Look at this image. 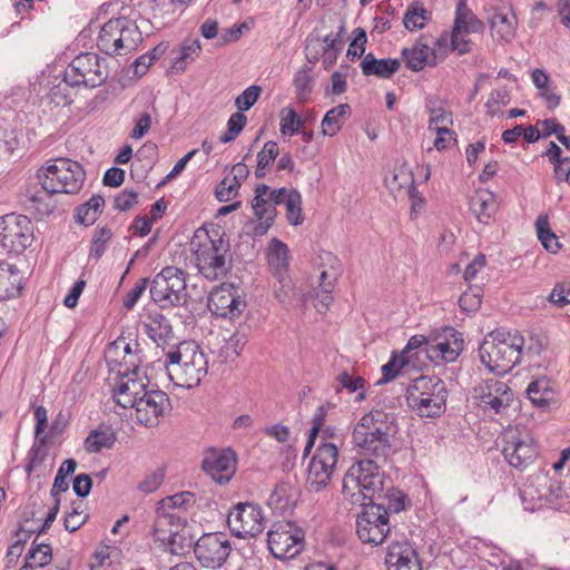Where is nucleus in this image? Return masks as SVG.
I'll return each instance as SVG.
<instances>
[{"label":"nucleus","mask_w":570,"mask_h":570,"mask_svg":"<svg viewBox=\"0 0 570 570\" xmlns=\"http://www.w3.org/2000/svg\"><path fill=\"white\" fill-rule=\"evenodd\" d=\"M190 245L196 267L205 278L217 281L232 269L230 244L224 232L197 229Z\"/></svg>","instance_id":"f257e3e1"},{"label":"nucleus","mask_w":570,"mask_h":570,"mask_svg":"<svg viewBox=\"0 0 570 570\" xmlns=\"http://www.w3.org/2000/svg\"><path fill=\"white\" fill-rule=\"evenodd\" d=\"M396 430L393 414L382 410L371 411L355 425L353 441L362 455L386 461Z\"/></svg>","instance_id":"f03ea898"},{"label":"nucleus","mask_w":570,"mask_h":570,"mask_svg":"<svg viewBox=\"0 0 570 570\" xmlns=\"http://www.w3.org/2000/svg\"><path fill=\"white\" fill-rule=\"evenodd\" d=\"M165 366L175 385L193 389L207 375L208 361L195 341H184L166 353Z\"/></svg>","instance_id":"7ed1b4c3"},{"label":"nucleus","mask_w":570,"mask_h":570,"mask_svg":"<svg viewBox=\"0 0 570 570\" xmlns=\"http://www.w3.org/2000/svg\"><path fill=\"white\" fill-rule=\"evenodd\" d=\"M523 345L524 338L517 332L492 331L479 347L480 361L489 371L507 374L519 364Z\"/></svg>","instance_id":"20e7f679"},{"label":"nucleus","mask_w":570,"mask_h":570,"mask_svg":"<svg viewBox=\"0 0 570 570\" xmlns=\"http://www.w3.org/2000/svg\"><path fill=\"white\" fill-rule=\"evenodd\" d=\"M374 456H365L350 466L343 478L342 493L352 504L372 502L384 487V472Z\"/></svg>","instance_id":"39448f33"},{"label":"nucleus","mask_w":570,"mask_h":570,"mask_svg":"<svg viewBox=\"0 0 570 570\" xmlns=\"http://www.w3.org/2000/svg\"><path fill=\"white\" fill-rule=\"evenodd\" d=\"M448 389L438 376L421 375L406 390L407 405L421 417L440 416L446 407Z\"/></svg>","instance_id":"423d86ee"},{"label":"nucleus","mask_w":570,"mask_h":570,"mask_svg":"<svg viewBox=\"0 0 570 570\" xmlns=\"http://www.w3.org/2000/svg\"><path fill=\"white\" fill-rule=\"evenodd\" d=\"M82 166L68 158H57L38 170L42 189L53 194H77L85 183Z\"/></svg>","instance_id":"0eeeda50"},{"label":"nucleus","mask_w":570,"mask_h":570,"mask_svg":"<svg viewBox=\"0 0 570 570\" xmlns=\"http://www.w3.org/2000/svg\"><path fill=\"white\" fill-rule=\"evenodd\" d=\"M142 37L137 24L125 17L108 20L100 29L97 47L108 56L127 55L135 50Z\"/></svg>","instance_id":"6e6552de"},{"label":"nucleus","mask_w":570,"mask_h":570,"mask_svg":"<svg viewBox=\"0 0 570 570\" xmlns=\"http://www.w3.org/2000/svg\"><path fill=\"white\" fill-rule=\"evenodd\" d=\"M149 293L163 309L184 306L188 301L185 272L175 266L164 267L151 281Z\"/></svg>","instance_id":"1a4fd4ad"},{"label":"nucleus","mask_w":570,"mask_h":570,"mask_svg":"<svg viewBox=\"0 0 570 570\" xmlns=\"http://www.w3.org/2000/svg\"><path fill=\"white\" fill-rule=\"evenodd\" d=\"M267 544L274 558L293 559L304 550L305 532L295 522H276L267 533Z\"/></svg>","instance_id":"9d476101"},{"label":"nucleus","mask_w":570,"mask_h":570,"mask_svg":"<svg viewBox=\"0 0 570 570\" xmlns=\"http://www.w3.org/2000/svg\"><path fill=\"white\" fill-rule=\"evenodd\" d=\"M363 510L356 518V534L363 543L382 544L391 532L389 513L383 503L361 504Z\"/></svg>","instance_id":"9b49d317"},{"label":"nucleus","mask_w":570,"mask_h":570,"mask_svg":"<svg viewBox=\"0 0 570 570\" xmlns=\"http://www.w3.org/2000/svg\"><path fill=\"white\" fill-rule=\"evenodd\" d=\"M106 60L97 53L85 52L78 55L65 71V79L72 86L96 88L105 83L108 78Z\"/></svg>","instance_id":"f8f14e48"},{"label":"nucleus","mask_w":570,"mask_h":570,"mask_svg":"<svg viewBox=\"0 0 570 570\" xmlns=\"http://www.w3.org/2000/svg\"><path fill=\"white\" fill-rule=\"evenodd\" d=\"M502 454L515 469H525L538 455L535 442L525 429L518 426L507 429L502 434Z\"/></svg>","instance_id":"ddd939ff"},{"label":"nucleus","mask_w":570,"mask_h":570,"mask_svg":"<svg viewBox=\"0 0 570 570\" xmlns=\"http://www.w3.org/2000/svg\"><path fill=\"white\" fill-rule=\"evenodd\" d=\"M33 239V225L24 215L0 217V246L8 253H22Z\"/></svg>","instance_id":"4468645a"},{"label":"nucleus","mask_w":570,"mask_h":570,"mask_svg":"<svg viewBox=\"0 0 570 570\" xmlns=\"http://www.w3.org/2000/svg\"><path fill=\"white\" fill-rule=\"evenodd\" d=\"M227 524L235 537L254 538L265 528L263 510L258 504L239 502L228 512Z\"/></svg>","instance_id":"2eb2a0df"},{"label":"nucleus","mask_w":570,"mask_h":570,"mask_svg":"<svg viewBox=\"0 0 570 570\" xmlns=\"http://www.w3.org/2000/svg\"><path fill=\"white\" fill-rule=\"evenodd\" d=\"M338 461V449L333 443H322L311 459L307 470V483L312 490L325 488L335 471Z\"/></svg>","instance_id":"dca6fc26"},{"label":"nucleus","mask_w":570,"mask_h":570,"mask_svg":"<svg viewBox=\"0 0 570 570\" xmlns=\"http://www.w3.org/2000/svg\"><path fill=\"white\" fill-rule=\"evenodd\" d=\"M232 552V543L222 532L203 534L194 544L197 561L204 568H220Z\"/></svg>","instance_id":"f3484780"},{"label":"nucleus","mask_w":570,"mask_h":570,"mask_svg":"<svg viewBox=\"0 0 570 570\" xmlns=\"http://www.w3.org/2000/svg\"><path fill=\"white\" fill-rule=\"evenodd\" d=\"M247 303L238 287L223 283L215 287L208 297L209 311L218 317L230 321L238 318L246 309Z\"/></svg>","instance_id":"a211bd4d"},{"label":"nucleus","mask_w":570,"mask_h":570,"mask_svg":"<svg viewBox=\"0 0 570 570\" xmlns=\"http://www.w3.org/2000/svg\"><path fill=\"white\" fill-rule=\"evenodd\" d=\"M473 397L484 409H490L495 414H503L513 402V392L505 382L489 379L473 387Z\"/></svg>","instance_id":"6ab92c4d"},{"label":"nucleus","mask_w":570,"mask_h":570,"mask_svg":"<svg viewBox=\"0 0 570 570\" xmlns=\"http://www.w3.org/2000/svg\"><path fill=\"white\" fill-rule=\"evenodd\" d=\"M171 411L169 396L160 390H145L135 406L136 420L145 426H156Z\"/></svg>","instance_id":"aec40b11"},{"label":"nucleus","mask_w":570,"mask_h":570,"mask_svg":"<svg viewBox=\"0 0 570 570\" xmlns=\"http://www.w3.org/2000/svg\"><path fill=\"white\" fill-rule=\"evenodd\" d=\"M463 344L464 340L460 332L453 327H444L441 333L431 337L425 355L435 364L453 362L463 351Z\"/></svg>","instance_id":"412c9836"},{"label":"nucleus","mask_w":570,"mask_h":570,"mask_svg":"<svg viewBox=\"0 0 570 570\" xmlns=\"http://www.w3.org/2000/svg\"><path fill=\"white\" fill-rule=\"evenodd\" d=\"M202 466L215 482L225 484L235 474L237 466L236 454L230 449L210 450L206 453Z\"/></svg>","instance_id":"4be33fe9"},{"label":"nucleus","mask_w":570,"mask_h":570,"mask_svg":"<svg viewBox=\"0 0 570 570\" xmlns=\"http://www.w3.org/2000/svg\"><path fill=\"white\" fill-rule=\"evenodd\" d=\"M387 570H422L416 549L407 541H395L387 548Z\"/></svg>","instance_id":"5701e85b"},{"label":"nucleus","mask_w":570,"mask_h":570,"mask_svg":"<svg viewBox=\"0 0 570 570\" xmlns=\"http://www.w3.org/2000/svg\"><path fill=\"white\" fill-rule=\"evenodd\" d=\"M268 186L265 184L257 185L255 188V196L252 200V208L258 223L254 227V234L262 236L274 224L276 217V208L272 205L271 199L267 197Z\"/></svg>","instance_id":"b1692460"},{"label":"nucleus","mask_w":570,"mask_h":570,"mask_svg":"<svg viewBox=\"0 0 570 570\" xmlns=\"http://www.w3.org/2000/svg\"><path fill=\"white\" fill-rule=\"evenodd\" d=\"M402 57L406 67L412 71H421L426 66L434 67L439 59L434 49L430 48L423 38L417 40L411 48L402 50Z\"/></svg>","instance_id":"393cba45"},{"label":"nucleus","mask_w":570,"mask_h":570,"mask_svg":"<svg viewBox=\"0 0 570 570\" xmlns=\"http://www.w3.org/2000/svg\"><path fill=\"white\" fill-rule=\"evenodd\" d=\"M145 332L148 337L157 344L165 347L175 341V334L169 320L161 313L155 312L147 315L144 323Z\"/></svg>","instance_id":"a878e982"},{"label":"nucleus","mask_w":570,"mask_h":570,"mask_svg":"<svg viewBox=\"0 0 570 570\" xmlns=\"http://www.w3.org/2000/svg\"><path fill=\"white\" fill-rule=\"evenodd\" d=\"M491 36L502 43L511 42L517 32L518 20L512 11L497 10L489 19Z\"/></svg>","instance_id":"bb28decb"},{"label":"nucleus","mask_w":570,"mask_h":570,"mask_svg":"<svg viewBox=\"0 0 570 570\" xmlns=\"http://www.w3.org/2000/svg\"><path fill=\"white\" fill-rule=\"evenodd\" d=\"M187 522L186 518L178 513L158 512L153 525V535L156 542L163 546L168 541V537L177 530H181Z\"/></svg>","instance_id":"cd10ccee"},{"label":"nucleus","mask_w":570,"mask_h":570,"mask_svg":"<svg viewBox=\"0 0 570 570\" xmlns=\"http://www.w3.org/2000/svg\"><path fill=\"white\" fill-rule=\"evenodd\" d=\"M266 255L269 271L274 277H283L288 274L289 248L284 242L273 238L268 244Z\"/></svg>","instance_id":"c85d7f7f"},{"label":"nucleus","mask_w":570,"mask_h":570,"mask_svg":"<svg viewBox=\"0 0 570 570\" xmlns=\"http://www.w3.org/2000/svg\"><path fill=\"white\" fill-rule=\"evenodd\" d=\"M146 389V384L139 382L135 377L128 376L126 381L122 379L121 382L117 384V386L114 390V397L116 400V403L121 407L135 409L138 399L141 397V394L145 392Z\"/></svg>","instance_id":"c756f323"},{"label":"nucleus","mask_w":570,"mask_h":570,"mask_svg":"<svg viewBox=\"0 0 570 570\" xmlns=\"http://www.w3.org/2000/svg\"><path fill=\"white\" fill-rule=\"evenodd\" d=\"M401 62L399 59H376L372 52L365 55L361 62V69L364 76H376L382 79L391 78L399 71Z\"/></svg>","instance_id":"7c9ffc66"},{"label":"nucleus","mask_w":570,"mask_h":570,"mask_svg":"<svg viewBox=\"0 0 570 570\" xmlns=\"http://www.w3.org/2000/svg\"><path fill=\"white\" fill-rule=\"evenodd\" d=\"M20 271L9 263H0V301L13 298L22 288Z\"/></svg>","instance_id":"2f4dec72"},{"label":"nucleus","mask_w":570,"mask_h":570,"mask_svg":"<svg viewBox=\"0 0 570 570\" xmlns=\"http://www.w3.org/2000/svg\"><path fill=\"white\" fill-rule=\"evenodd\" d=\"M295 503L296 490L288 483L277 484L267 500L268 507L281 515L293 511Z\"/></svg>","instance_id":"473e14b6"},{"label":"nucleus","mask_w":570,"mask_h":570,"mask_svg":"<svg viewBox=\"0 0 570 570\" xmlns=\"http://www.w3.org/2000/svg\"><path fill=\"white\" fill-rule=\"evenodd\" d=\"M453 29L456 33L483 32L484 23L468 8L466 0L456 3Z\"/></svg>","instance_id":"72a5a7b5"},{"label":"nucleus","mask_w":570,"mask_h":570,"mask_svg":"<svg viewBox=\"0 0 570 570\" xmlns=\"http://www.w3.org/2000/svg\"><path fill=\"white\" fill-rule=\"evenodd\" d=\"M352 115V108L348 104H341L330 109L322 119V134L333 137L343 127L346 119Z\"/></svg>","instance_id":"f704fd0d"},{"label":"nucleus","mask_w":570,"mask_h":570,"mask_svg":"<svg viewBox=\"0 0 570 570\" xmlns=\"http://www.w3.org/2000/svg\"><path fill=\"white\" fill-rule=\"evenodd\" d=\"M196 504V497L193 492L181 491L173 495H168L158 502L156 511L178 513L186 512Z\"/></svg>","instance_id":"c9c22d12"},{"label":"nucleus","mask_w":570,"mask_h":570,"mask_svg":"<svg viewBox=\"0 0 570 570\" xmlns=\"http://www.w3.org/2000/svg\"><path fill=\"white\" fill-rule=\"evenodd\" d=\"M470 209L480 223H488L495 210L494 195L479 190L470 199Z\"/></svg>","instance_id":"e433bc0d"},{"label":"nucleus","mask_w":570,"mask_h":570,"mask_svg":"<svg viewBox=\"0 0 570 570\" xmlns=\"http://www.w3.org/2000/svg\"><path fill=\"white\" fill-rule=\"evenodd\" d=\"M534 225L538 239L541 242L544 249L552 254H557L561 249V244L559 243L554 232L551 229L548 214H540L537 217Z\"/></svg>","instance_id":"4c0bfd02"},{"label":"nucleus","mask_w":570,"mask_h":570,"mask_svg":"<svg viewBox=\"0 0 570 570\" xmlns=\"http://www.w3.org/2000/svg\"><path fill=\"white\" fill-rule=\"evenodd\" d=\"M116 442V435L110 428L92 430L85 440V449L89 453H98L102 449H110Z\"/></svg>","instance_id":"58836bf2"},{"label":"nucleus","mask_w":570,"mask_h":570,"mask_svg":"<svg viewBox=\"0 0 570 570\" xmlns=\"http://www.w3.org/2000/svg\"><path fill=\"white\" fill-rule=\"evenodd\" d=\"M202 50L198 39H187L181 45L178 56L173 59L171 69L176 72H181L186 69L187 65L195 61Z\"/></svg>","instance_id":"ea45409f"},{"label":"nucleus","mask_w":570,"mask_h":570,"mask_svg":"<svg viewBox=\"0 0 570 570\" xmlns=\"http://www.w3.org/2000/svg\"><path fill=\"white\" fill-rule=\"evenodd\" d=\"M194 544L195 542L189 533L186 522L183 531L177 530L175 533H171V537H168V541H166L161 547L166 552L181 556L190 548H194Z\"/></svg>","instance_id":"a19ab883"},{"label":"nucleus","mask_w":570,"mask_h":570,"mask_svg":"<svg viewBox=\"0 0 570 570\" xmlns=\"http://www.w3.org/2000/svg\"><path fill=\"white\" fill-rule=\"evenodd\" d=\"M311 72V68H301L295 72L293 77L295 95L301 104L307 102L313 92L314 79Z\"/></svg>","instance_id":"79ce46f5"},{"label":"nucleus","mask_w":570,"mask_h":570,"mask_svg":"<svg viewBox=\"0 0 570 570\" xmlns=\"http://www.w3.org/2000/svg\"><path fill=\"white\" fill-rule=\"evenodd\" d=\"M527 394L532 404L543 407L549 403L552 396V390L546 380H535L527 387Z\"/></svg>","instance_id":"37998d69"},{"label":"nucleus","mask_w":570,"mask_h":570,"mask_svg":"<svg viewBox=\"0 0 570 570\" xmlns=\"http://www.w3.org/2000/svg\"><path fill=\"white\" fill-rule=\"evenodd\" d=\"M73 87L75 86H72L63 78L61 81L50 88V91L47 95V99L50 104L57 107L68 106L73 101L71 90Z\"/></svg>","instance_id":"c03bdc74"},{"label":"nucleus","mask_w":570,"mask_h":570,"mask_svg":"<svg viewBox=\"0 0 570 570\" xmlns=\"http://www.w3.org/2000/svg\"><path fill=\"white\" fill-rule=\"evenodd\" d=\"M429 19L430 12L416 3L409 7L403 18V24L407 30L414 31L424 28Z\"/></svg>","instance_id":"a18cd8bd"},{"label":"nucleus","mask_w":570,"mask_h":570,"mask_svg":"<svg viewBox=\"0 0 570 570\" xmlns=\"http://www.w3.org/2000/svg\"><path fill=\"white\" fill-rule=\"evenodd\" d=\"M27 561L32 563L33 568H43L52 560V549L50 544L32 542V546L27 553Z\"/></svg>","instance_id":"49530a36"},{"label":"nucleus","mask_w":570,"mask_h":570,"mask_svg":"<svg viewBox=\"0 0 570 570\" xmlns=\"http://www.w3.org/2000/svg\"><path fill=\"white\" fill-rule=\"evenodd\" d=\"M286 218L293 226L301 225L303 223L302 216V196L298 190L289 189V194L286 198Z\"/></svg>","instance_id":"de8ad7c7"},{"label":"nucleus","mask_w":570,"mask_h":570,"mask_svg":"<svg viewBox=\"0 0 570 570\" xmlns=\"http://www.w3.org/2000/svg\"><path fill=\"white\" fill-rule=\"evenodd\" d=\"M325 259L331 264L328 269H323L320 274V285L318 288L333 291L337 277L340 275V262L336 257H334L331 253L325 254Z\"/></svg>","instance_id":"09e8293b"},{"label":"nucleus","mask_w":570,"mask_h":570,"mask_svg":"<svg viewBox=\"0 0 570 570\" xmlns=\"http://www.w3.org/2000/svg\"><path fill=\"white\" fill-rule=\"evenodd\" d=\"M246 124L247 117L244 114H233L227 121V131L219 138L220 142L227 144L233 141L242 132Z\"/></svg>","instance_id":"8fccbe9b"},{"label":"nucleus","mask_w":570,"mask_h":570,"mask_svg":"<svg viewBox=\"0 0 570 570\" xmlns=\"http://www.w3.org/2000/svg\"><path fill=\"white\" fill-rule=\"evenodd\" d=\"M112 232L106 226L97 227L91 240L90 256L100 258L105 253L106 244L111 239Z\"/></svg>","instance_id":"3c124183"},{"label":"nucleus","mask_w":570,"mask_h":570,"mask_svg":"<svg viewBox=\"0 0 570 570\" xmlns=\"http://www.w3.org/2000/svg\"><path fill=\"white\" fill-rule=\"evenodd\" d=\"M262 92V88L259 86L253 85L246 88L239 96L235 99V106L238 109V112H244L250 109L256 101L258 100Z\"/></svg>","instance_id":"603ef678"},{"label":"nucleus","mask_w":570,"mask_h":570,"mask_svg":"<svg viewBox=\"0 0 570 570\" xmlns=\"http://www.w3.org/2000/svg\"><path fill=\"white\" fill-rule=\"evenodd\" d=\"M410 362V358L403 355H393L391 360L382 366V375L383 377L379 381V383H386L394 380L400 370L404 367Z\"/></svg>","instance_id":"864d4df0"},{"label":"nucleus","mask_w":570,"mask_h":570,"mask_svg":"<svg viewBox=\"0 0 570 570\" xmlns=\"http://www.w3.org/2000/svg\"><path fill=\"white\" fill-rule=\"evenodd\" d=\"M302 122L301 117L293 108H285L282 110L279 122L282 134L285 135L286 132H289L291 135H295L299 132Z\"/></svg>","instance_id":"5fc2aeb1"},{"label":"nucleus","mask_w":570,"mask_h":570,"mask_svg":"<svg viewBox=\"0 0 570 570\" xmlns=\"http://www.w3.org/2000/svg\"><path fill=\"white\" fill-rule=\"evenodd\" d=\"M88 515L81 509V503H72L71 511L65 515V529L69 532H75L87 521Z\"/></svg>","instance_id":"6e6d98bb"},{"label":"nucleus","mask_w":570,"mask_h":570,"mask_svg":"<svg viewBox=\"0 0 570 570\" xmlns=\"http://www.w3.org/2000/svg\"><path fill=\"white\" fill-rule=\"evenodd\" d=\"M482 291L480 287L469 288L459 298L460 307L465 312H475L482 303Z\"/></svg>","instance_id":"4d7b16f0"},{"label":"nucleus","mask_w":570,"mask_h":570,"mask_svg":"<svg viewBox=\"0 0 570 570\" xmlns=\"http://www.w3.org/2000/svg\"><path fill=\"white\" fill-rule=\"evenodd\" d=\"M17 540L9 547L7 552V562L8 566L10 563H13L17 561V559L21 556L24 544L27 540L31 537L27 530L23 529V527H20L16 531Z\"/></svg>","instance_id":"13d9d810"},{"label":"nucleus","mask_w":570,"mask_h":570,"mask_svg":"<svg viewBox=\"0 0 570 570\" xmlns=\"http://www.w3.org/2000/svg\"><path fill=\"white\" fill-rule=\"evenodd\" d=\"M548 301L558 307L570 304V282H560L552 288Z\"/></svg>","instance_id":"bf43d9fd"},{"label":"nucleus","mask_w":570,"mask_h":570,"mask_svg":"<svg viewBox=\"0 0 570 570\" xmlns=\"http://www.w3.org/2000/svg\"><path fill=\"white\" fill-rule=\"evenodd\" d=\"M510 102V94L507 88H502L491 92L485 107L489 115L494 116L499 112L501 106Z\"/></svg>","instance_id":"052dcab7"},{"label":"nucleus","mask_w":570,"mask_h":570,"mask_svg":"<svg viewBox=\"0 0 570 570\" xmlns=\"http://www.w3.org/2000/svg\"><path fill=\"white\" fill-rule=\"evenodd\" d=\"M240 185L236 184L230 176H226L216 187L215 195L219 202H228L234 198Z\"/></svg>","instance_id":"680f3d73"},{"label":"nucleus","mask_w":570,"mask_h":570,"mask_svg":"<svg viewBox=\"0 0 570 570\" xmlns=\"http://www.w3.org/2000/svg\"><path fill=\"white\" fill-rule=\"evenodd\" d=\"M428 111L430 114L429 119V130L433 129L434 125H452L453 116L451 111H446L443 107L426 105Z\"/></svg>","instance_id":"e2e57ef3"},{"label":"nucleus","mask_w":570,"mask_h":570,"mask_svg":"<svg viewBox=\"0 0 570 570\" xmlns=\"http://www.w3.org/2000/svg\"><path fill=\"white\" fill-rule=\"evenodd\" d=\"M279 154V148L276 141L268 140L264 144L261 151L257 154V164L262 167L268 168Z\"/></svg>","instance_id":"0e129e2a"},{"label":"nucleus","mask_w":570,"mask_h":570,"mask_svg":"<svg viewBox=\"0 0 570 570\" xmlns=\"http://www.w3.org/2000/svg\"><path fill=\"white\" fill-rule=\"evenodd\" d=\"M366 42L367 37L365 30L362 28L355 29V37L348 46L346 56L351 58V60L362 57L365 52Z\"/></svg>","instance_id":"69168bd1"},{"label":"nucleus","mask_w":570,"mask_h":570,"mask_svg":"<svg viewBox=\"0 0 570 570\" xmlns=\"http://www.w3.org/2000/svg\"><path fill=\"white\" fill-rule=\"evenodd\" d=\"M338 386L336 391L340 392L342 389H346L350 393L356 392L364 386V379L361 376L353 377L346 371L342 372L337 376Z\"/></svg>","instance_id":"338daca9"},{"label":"nucleus","mask_w":570,"mask_h":570,"mask_svg":"<svg viewBox=\"0 0 570 570\" xmlns=\"http://www.w3.org/2000/svg\"><path fill=\"white\" fill-rule=\"evenodd\" d=\"M53 193H47L45 189L30 195L29 200L35 205L41 215H48L52 212V205L48 202Z\"/></svg>","instance_id":"774afa93"}]
</instances>
